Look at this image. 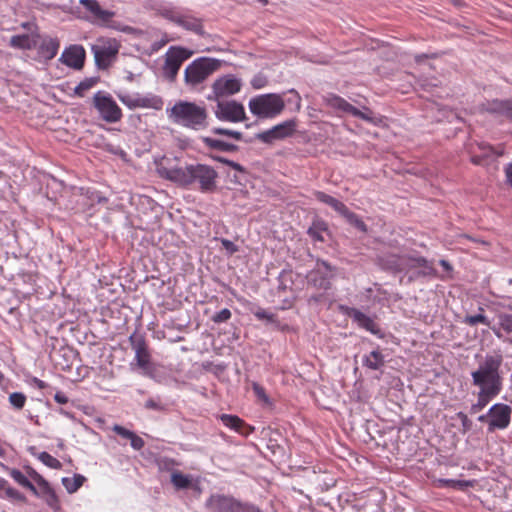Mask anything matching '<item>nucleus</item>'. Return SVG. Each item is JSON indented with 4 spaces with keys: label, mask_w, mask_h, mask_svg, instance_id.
I'll list each match as a JSON object with an SVG mask.
<instances>
[{
    "label": "nucleus",
    "mask_w": 512,
    "mask_h": 512,
    "mask_svg": "<svg viewBox=\"0 0 512 512\" xmlns=\"http://www.w3.org/2000/svg\"><path fill=\"white\" fill-rule=\"evenodd\" d=\"M156 170L161 178L184 188L211 193L217 187L218 173L206 164H191L183 167L178 158L165 156L157 162Z\"/></svg>",
    "instance_id": "nucleus-1"
},
{
    "label": "nucleus",
    "mask_w": 512,
    "mask_h": 512,
    "mask_svg": "<svg viewBox=\"0 0 512 512\" xmlns=\"http://www.w3.org/2000/svg\"><path fill=\"white\" fill-rule=\"evenodd\" d=\"M503 363V356L500 351L487 354L478 367L471 372L472 384L479 389L477 402L472 405L473 412H479L488 403L497 397L502 391L503 378L500 368Z\"/></svg>",
    "instance_id": "nucleus-2"
},
{
    "label": "nucleus",
    "mask_w": 512,
    "mask_h": 512,
    "mask_svg": "<svg viewBox=\"0 0 512 512\" xmlns=\"http://www.w3.org/2000/svg\"><path fill=\"white\" fill-rule=\"evenodd\" d=\"M169 120L179 126L201 130L207 127V110L195 102L178 101L167 109Z\"/></svg>",
    "instance_id": "nucleus-3"
},
{
    "label": "nucleus",
    "mask_w": 512,
    "mask_h": 512,
    "mask_svg": "<svg viewBox=\"0 0 512 512\" xmlns=\"http://www.w3.org/2000/svg\"><path fill=\"white\" fill-rule=\"evenodd\" d=\"M250 112L258 118H274L285 108V102L280 94L269 93L255 96L248 103Z\"/></svg>",
    "instance_id": "nucleus-4"
},
{
    "label": "nucleus",
    "mask_w": 512,
    "mask_h": 512,
    "mask_svg": "<svg viewBox=\"0 0 512 512\" xmlns=\"http://www.w3.org/2000/svg\"><path fill=\"white\" fill-rule=\"evenodd\" d=\"M220 68V61L201 57L192 61L184 71V81L190 87H196L208 79Z\"/></svg>",
    "instance_id": "nucleus-5"
},
{
    "label": "nucleus",
    "mask_w": 512,
    "mask_h": 512,
    "mask_svg": "<svg viewBox=\"0 0 512 512\" xmlns=\"http://www.w3.org/2000/svg\"><path fill=\"white\" fill-rule=\"evenodd\" d=\"M121 44L115 38H99L91 46L95 63L101 70H106L116 61Z\"/></svg>",
    "instance_id": "nucleus-6"
},
{
    "label": "nucleus",
    "mask_w": 512,
    "mask_h": 512,
    "mask_svg": "<svg viewBox=\"0 0 512 512\" xmlns=\"http://www.w3.org/2000/svg\"><path fill=\"white\" fill-rule=\"evenodd\" d=\"M205 506L212 512H261L255 505L225 494H212Z\"/></svg>",
    "instance_id": "nucleus-7"
},
{
    "label": "nucleus",
    "mask_w": 512,
    "mask_h": 512,
    "mask_svg": "<svg viewBox=\"0 0 512 512\" xmlns=\"http://www.w3.org/2000/svg\"><path fill=\"white\" fill-rule=\"evenodd\" d=\"M157 11L162 17L185 30L199 35L204 33L202 20L190 13L182 12L170 5H160L159 8H157Z\"/></svg>",
    "instance_id": "nucleus-8"
},
{
    "label": "nucleus",
    "mask_w": 512,
    "mask_h": 512,
    "mask_svg": "<svg viewBox=\"0 0 512 512\" xmlns=\"http://www.w3.org/2000/svg\"><path fill=\"white\" fill-rule=\"evenodd\" d=\"M512 409L504 403H496L490 407L486 415L479 416L480 422L487 421V430L493 433L496 430H504L508 428L511 422Z\"/></svg>",
    "instance_id": "nucleus-9"
},
{
    "label": "nucleus",
    "mask_w": 512,
    "mask_h": 512,
    "mask_svg": "<svg viewBox=\"0 0 512 512\" xmlns=\"http://www.w3.org/2000/svg\"><path fill=\"white\" fill-rule=\"evenodd\" d=\"M192 56V52L184 47L172 46L165 54L163 66L164 74L170 80H174L184 61Z\"/></svg>",
    "instance_id": "nucleus-10"
},
{
    "label": "nucleus",
    "mask_w": 512,
    "mask_h": 512,
    "mask_svg": "<svg viewBox=\"0 0 512 512\" xmlns=\"http://www.w3.org/2000/svg\"><path fill=\"white\" fill-rule=\"evenodd\" d=\"M215 116L220 121L239 123L246 119L245 108L235 100L217 101Z\"/></svg>",
    "instance_id": "nucleus-11"
},
{
    "label": "nucleus",
    "mask_w": 512,
    "mask_h": 512,
    "mask_svg": "<svg viewBox=\"0 0 512 512\" xmlns=\"http://www.w3.org/2000/svg\"><path fill=\"white\" fill-rule=\"evenodd\" d=\"M93 100L95 108L99 111L105 121L115 123L122 118V111L120 107L110 95L98 92L95 94Z\"/></svg>",
    "instance_id": "nucleus-12"
},
{
    "label": "nucleus",
    "mask_w": 512,
    "mask_h": 512,
    "mask_svg": "<svg viewBox=\"0 0 512 512\" xmlns=\"http://www.w3.org/2000/svg\"><path fill=\"white\" fill-rule=\"evenodd\" d=\"M129 343L135 352L136 365L144 371L148 370L151 365V352L145 336L134 332L129 337Z\"/></svg>",
    "instance_id": "nucleus-13"
},
{
    "label": "nucleus",
    "mask_w": 512,
    "mask_h": 512,
    "mask_svg": "<svg viewBox=\"0 0 512 512\" xmlns=\"http://www.w3.org/2000/svg\"><path fill=\"white\" fill-rule=\"evenodd\" d=\"M296 129L295 120H287L271 129L258 133L256 138L263 143L271 144L276 140H282L293 135Z\"/></svg>",
    "instance_id": "nucleus-14"
},
{
    "label": "nucleus",
    "mask_w": 512,
    "mask_h": 512,
    "mask_svg": "<svg viewBox=\"0 0 512 512\" xmlns=\"http://www.w3.org/2000/svg\"><path fill=\"white\" fill-rule=\"evenodd\" d=\"M241 87L240 79L231 74L225 75L214 81L212 85L213 98L219 100L220 98L234 95L240 92Z\"/></svg>",
    "instance_id": "nucleus-15"
},
{
    "label": "nucleus",
    "mask_w": 512,
    "mask_h": 512,
    "mask_svg": "<svg viewBox=\"0 0 512 512\" xmlns=\"http://www.w3.org/2000/svg\"><path fill=\"white\" fill-rule=\"evenodd\" d=\"M80 5L88 13L86 19L92 23L105 24L114 16V13L101 7L97 0H80Z\"/></svg>",
    "instance_id": "nucleus-16"
},
{
    "label": "nucleus",
    "mask_w": 512,
    "mask_h": 512,
    "mask_svg": "<svg viewBox=\"0 0 512 512\" xmlns=\"http://www.w3.org/2000/svg\"><path fill=\"white\" fill-rule=\"evenodd\" d=\"M341 310L350 317L359 327L369 331L374 335H379L381 329L379 325L369 316L361 312L360 310L353 307L341 306Z\"/></svg>",
    "instance_id": "nucleus-17"
},
{
    "label": "nucleus",
    "mask_w": 512,
    "mask_h": 512,
    "mask_svg": "<svg viewBox=\"0 0 512 512\" xmlns=\"http://www.w3.org/2000/svg\"><path fill=\"white\" fill-rule=\"evenodd\" d=\"M60 61L68 67L81 69L85 61V50L80 45H71L63 51Z\"/></svg>",
    "instance_id": "nucleus-18"
},
{
    "label": "nucleus",
    "mask_w": 512,
    "mask_h": 512,
    "mask_svg": "<svg viewBox=\"0 0 512 512\" xmlns=\"http://www.w3.org/2000/svg\"><path fill=\"white\" fill-rule=\"evenodd\" d=\"M332 267L325 261L317 262V269L310 273L309 279L314 284V286L329 289L330 281L329 279L332 277Z\"/></svg>",
    "instance_id": "nucleus-19"
},
{
    "label": "nucleus",
    "mask_w": 512,
    "mask_h": 512,
    "mask_svg": "<svg viewBox=\"0 0 512 512\" xmlns=\"http://www.w3.org/2000/svg\"><path fill=\"white\" fill-rule=\"evenodd\" d=\"M407 255L385 254L379 257L380 266L388 271L398 273L407 271Z\"/></svg>",
    "instance_id": "nucleus-20"
},
{
    "label": "nucleus",
    "mask_w": 512,
    "mask_h": 512,
    "mask_svg": "<svg viewBox=\"0 0 512 512\" xmlns=\"http://www.w3.org/2000/svg\"><path fill=\"white\" fill-rule=\"evenodd\" d=\"M32 477L38 484L43 496L45 497L47 505L54 510H58L60 508L59 498L48 481H46L40 474L35 471L33 472Z\"/></svg>",
    "instance_id": "nucleus-21"
},
{
    "label": "nucleus",
    "mask_w": 512,
    "mask_h": 512,
    "mask_svg": "<svg viewBox=\"0 0 512 512\" xmlns=\"http://www.w3.org/2000/svg\"><path fill=\"white\" fill-rule=\"evenodd\" d=\"M220 420L223 425L242 435H249L253 431L251 426L246 424L244 420L236 415L222 414L220 416Z\"/></svg>",
    "instance_id": "nucleus-22"
},
{
    "label": "nucleus",
    "mask_w": 512,
    "mask_h": 512,
    "mask_svg": "<svg viewBox=\"0 0 512 512\" xmlns=\"http://www.w3.org/2000/svg\"><path fill=\"white\" fill-rule=\"evenodd\" d=\"M486 111L512 120V99L493 100L486 104Z\"/></svg>",
    "instance_id": "nucleus-23"
},
{
    "label": "nucleus",
    "mask_w": 512,
    "mask_h": 512,
    "mask_svg": "<svg viewBox=\"0 0 512 512\" xmlns=\"http://www.w3.org/2000/svg\"><path fill=\"white\" fill-rule=\"evenodd\" d=\"M498 323L490 326V329L498 339H503L504 335L512 334V314L499 313L497 315Z\"/></svg>",
    "instance_id": "nucleus-24"
},
{
    "label": "nucleus",
    "mask_w": 512,
    "mask_h": 512,
    "mask_svg": "<svg viewBox=\"0 0 512 512\" xmlns=\"http://www.w3.org/2000/svg\"><path fill=\"white\" fill-rule=\"evenodd\" d=\"M325 102L329 107L337 109L339 111H342V112H345V113H348L351 115L359 114V109H357L356 107L351 105L349 102H347L344 98H342L338 95H335V94L328 95L325 98Z\"/></svg>",
    "instance_id": "nucleus-25"
},
{
    "label": "nucleus",
    "mask_w": 512,
    "mask_h": 512,
    "mask_svg": "<svg viewBox=\"0 0 512 512\" xmlns=\"http://www.w3.org/2000/svg\"><path fill=\"white\" fill-rule=\"evenodd\" d=\"M336 212L345 217L350 223L354 224L356 227L366 230V226L364 222L359 219V217L352 211L348 209V207L341 201L335 198L331 206Z\"/></svg>",
    "instance_id": "nucleus-26"
},
{
    "label": "nucleus",
    "mask_w": 512,
    "mask_h": 512,
    "mask_svg": "<svg viewBox=\"0 0 512 512\" xmlns=\"http://www.w3.org/2000/svg\"><path fill=\"white\" fill-rule=\"evenodd\" d=\"M336 212L345 217L350 223L354 224L356 227L366 230V226L364 222L359 219V217L352 211L348 209V207L341 201L335 198L331 206Z\"/></svg>",
    "instance_id": "nucleus-27"
},
{
    "label": "nucleus",
    "mask_w": 512,
    "mask_h": 512,
    "mask_svg": "<svg viewBox=\"0 0 512 512\" xmlns=\"http://www.w3.org/2000/svg\"><path fill=\"white\" fill-rule=\"evenodd\" d=\"M112 430L117 435L128 439L130 441L131 447L136 451L141 450L145 446V441L140 436H138L135 432L128 430L127 428L121 425L115 424L112 427Z\"/></svg>",
    "instance_id": "nucleus-28"
},
{
    "label": "nucleus",
    "mask_w": 512,
    "mask_h": 512,
    "mask_svg": "<svg viewBox=\"0 0 512 512\" xmlns=\"http://www.w3.org/2000/svg\"><path fill=\"white\" fill-rule=\"evenodd\" d=\"M60 48V42L57 38H45L39 46L40 55L46 60L53 59Z\"/></svg>",
    "instance_id": "nucleus-29"
},
{
    "label": "nucleus",
    "mask_w": 512,
    "mask_h": 512,
    "mask_svg": "<svg viewBox=\"0 0 512 512\" xmlns=\"http://www.w3.org/2000/svg\"><path fill=\"white\" fill-rule=\"evenodd\" d=\"M407 262V271L412 270L414 268H424L426 272L424 274H431L434 270L433 267L429 264V262L421 256H406Z\"/></svg>",
    "instance_id": "nucleus-30"
},
{
    "label": "nucleus",
    "mask_w": 512,
    "mask_h": 512,
    "mask_svg": "<svg viewBox=\"0 0 512 512\" xmlns=\"http://www.w3.org/2000/svg\"><path fill=\"white\" fill-rule=\"evenodd\" d=\"M363 365L372 370H378L384 365V356L379 350H374L363 359Z\"/></svg>",
    "instance_id": "nucleus-31"
},
{
    "label": "nucleus",
    "mask_w": 512,
    "mask_h": 512,
    "mask_svg": "<svg viewBox=\"0 0 512 512\" xmlns=\"http://www.w3.org/2000/svg\"><path fill=\"white\" fill-rule=\"evenodd\" d=\"M479 149L481 150V154H472L470 160L474 165H487L489 156L494 153V149L487 144H480Z\"/></svg>",
    "instance_id": "nucleus-32"
},
{
    "label": "nucleus",
    "mask_w": 512,
    "mask_h": 512,
    "mask_svg": "<svg viewBox=\"0 0 512 512\" xmlns=\"http://www.w3.org/2000/svg\"><path fill=\"white\" fill-rule=\"evenodd\" d=\"M85 477L75 474L73 477L62 478V484L68 493H75L84 483Z\"/></svg>",
    "instance_id": "nucleus-33"
},
{
    "label": "nucleus",
    "mask_w": 512,
    "mask_h": 512,
    "mask_svg": "<svg viewBox=\"0 0 512 512\" xmlns=\"http://www.w3.org/2000/svg\"><path fill=\"white\" fill-rule=\"evenodd\" d=\"M10 476L13 478L15 482L21 485L24 488L30 490L34 495H39L38 490L32 484V482L20 471L17 469H12L10 471Z\"/></svg>",
    "instance_id": "nucleus-34"
},
{
    "label": "nucleus",
    "mask_w": 512,
    "mask_h": 512,
    "mask_svg": "<svg viewBox=\"0 0 512 512\" xmlns=\"http://www.w3.org/2000/svg\"><path fill=\"white\" fill-rule=\"evenodd\" d=\"M204 142L209 148L215 149V150H220V151H225V152H233V151L237 150L236 145H234L232 143L225 142L223 140H219V139L207 137L204 139Z\"/></svg>",
    "instance_id": "nucleus-35"
},
{
    "label": "nucleus",
    "mask_w": 512,
    "mask_h": 512,
    "mask_svg": "<svg viewBox=\"0 0 512 512\" xmlns=\"http://www.w3.org/2000/svg\"><path fill=\"white\" fill-rule=\"evenodd\" d=\"M10 46L13 48L30 50L34 47V43L28 34L15 35L10 39Z\"/></svg>",
    "instance_id": "nucleus-36"
},
{
    "label": "nucleus",
    "mask_w": 512,
    "mask_h": 512,
    "mask_svg": "<svg viewBox=\"0 0 512 512\" xmlns=\"http://www.w3.org/2000/svg\"><path fill=\"white\" fill-rule=\"evenodd\" d=\"M139 108H152L155 110H161L163 107V100L161 97L156 95L141 96L139 98Z\"/></svg>",
    "instance_id": "nucleus-37"
},
{
    "label": "nucleus",
    "mask_w": 512,
    "mask_h": 512,
    "mask_svg": "<svg viewBox=\"0 0 512 512\" xmlns=\"http://www.w3.org/2000/svg\"><path fill=\"white\" fill-rule=\"evenodd\" d=\"M99 79L97 77L85 78L74 89V94L78 97H84L85 94L92 89Z\"/></svg>",
    "instance_id": "nucleus-38"
},
{
    "label": "nucleus",
    "mask_w": 512,
    "mask_h": 512,
    "mask_svg": "<svg viewBox=\"0 0 512 512\" xmlns=\"http://www.w3.org/2000/svg\"><path fill=\"white\" fill-rule=\"evenodd\" d=\"M480 313L475 315H467L464 319V323L469 326H476L477 324H484L490 328L491 322L488 320V318L484 315V309L479 308Z\"/></svg>",
    "instance_id": "nucleus-39"
},
{
    "label": "nucleus",
    "mask_w": 512,
    "mask_h": 512,
    "mask_svg": "<svg viewBox=\"0 0 512 512\" xmlns=\"http://www.w3.org/2000/svg\"><path fill=\"white\" fill-rule=\"evenodd\" d=\"M171 482L176 489H186L191 485V479L189 476L184 475L179 471H175L171 475Z\"/></svg>",
    "instance_id": "nucleus-40"
},
{
    "label": "nucleus",
    "mask_w": 512,
    "mask_h": 512,
    "mask_svg": "<svg viewBox=\"0 0 512 512\" xmlns=\"http://www.w3.org/2000/svg\"><path fill=\"white\" fill-rule=\"evenodd\" d=\"M38 459L49 468L56 469V470H59L62 468V463L57 458H55L54 456L49 454L48 452H41L38 455Z\"/></svg>",
    "instance_id": "nucleus-41"
},
{
    "label": "nucleus",
    "mask_w": 512,
    "mask_h": 512,
    "mask_svg": "<svg viewBox=\"0 0 512 512\" xmlns=\"http://www.w3.org/2000/svg\"><path fill=\"white\" fill-rule=\"evenodd\" d=\"M119 100L130 109L139 108V94L119 93Z\"/></svg>",
    "instance_id": "nucleus-42"
},
{
    "label": "nucleus",
    "mask_w": 512,
    "mask_h": 512,
    "mask_svg": "<svg viewBox=\"0 0 512 512\" xmlns=\"http://www.w3.org/2000/svg\"><path fill=\"white\" fill-rule=\"evenodd\" d=\"M439 483L442 487H451L456 489H464L472 486V483L466 480L440 479Z\"/></svg>",
    "instance_id": "nucleus-43"
},
{
    "label": "nucleus",
    "mask_w": 512,
    "mask_h": 512,
    "mask_svg": "<svg viewBox=\"0 0 512 512\" xmlns=\"http://www.w3.org/2000/svg\"><path fill=\"white\" fill-rule=\"evenodd\" d=\"M26 399V395L22 392H13L9 395V403L17 410L25 406Z\"/></svg>",
    "instance_id": "nucleus-44"
},
{
    "label": "nucleus",
    "mask_w": 512,
    "mask_h": 512,
    "mask_svg": "<svg viewBox=\"0 0 512 512\" xmlns=\"http://www.w3.org/2000/svg\"><path fill=\"white\" fill-rule=\"evenodd\" d=\"M212 133L216 134V135H225V136L233 138V139H235L237 141L242 139V133L239 132V131H236V130H232V129H225V128H217L216 127V128L212 129Z\"/></svg>",
    "instance_id": "nucleus-45"
},
{
    "label": "nucleus",
    "mask_w": 512,
    "mask_h": 512,
    "mask_svg": "<svg viewBox=\"0 0 512 512\" xmlns=\"http://www.w3.org/2000/svg\"><path fill=\"white\" fill-rule=\"evenodd\" d=\"M178 465V462L168 457H162L157 460V466L160 471H171L175 466Z\"/></svg>",
    "instance_id": "nucleus-46"
},
{
    "label": "nucleus",
    "mask_w": 512,
    "mask_h": 512,
    "mask_svg": "<svg viewBox=\"0 0 512 512\" xmlns=\"http://www.w3.org/2000/svg\"><path fill=\"white\" fill-rule=\"evenodd\" d=\"M231 316V311L227 308H224L221 311L217 312L215 315H213L211 319L214 323L219 324L227 322L231 318Z\"/></svg>",
    "instance_id": "nucleus-47"
},
{
    "label": "nucleus",
    "mask_w": 512,
    "mask_h": 512,
    "mask_svg": "<svg viewBox=\"0 0 512 512\" xmlns=\"http://www.w3.org/2000/svg\"><path fill=\"white\" fill-rule=\"evenodd\" d=\"M254 316L258 319V320H266L268 322H276V315L273 314V313H270L268 312L267 310L265 309H262V308H259L257 309L255 312H254Z\"/></svg>",
    "instance_id": "nucleus-48"
},
{
    "label": "nucleus",
    "mask_w": 512,
    "mask_h": 512,
    "mask_svg": "<svg viewBox=\"0 0 512 512\" xmlns=\"http://www.w3.org/2000/svg\"><path fill=\"white\" fill-rule=\"evenodd\" d=\"M267 78L263 74L255 75L251 80V86L254 89H261L267 85Z\"/></svg>",
    "instance_id": "nucleus-49"
},
{
    "label": "nucleus",
    "mask_w": 512,
    "mask_h": 512,
    "mask_svg": "<svg viewBox=\"0 0 512 512\" xmlns=\"http://www.w3.org/2000/svg\"><path fill=\"white\" fill-rule=\"evenodd\" d=\"M314 196H315V198L318 201H320V202H322L324 204H327L329 206H331V204L335 200L334 197H332V196H330V195H328V194H326L325 192H322V191H315L314 192Z\"/></svg>",
    "instance_id": "nucleus-50"
},
{
    "label": "nucleus",
    "mask_w": 512,
    "mask_h": 512,
    "mask_svg": "<svg viewBox=\"0 0 512 512\" xmlns=\"http://www.w3.org/2000/svg\"><path fill=\"white\" fill-rule=\"evenodd\" d=\"M253 391H254L255 395L260 400H262V401H264L266 403L269 402V398H268V396L266 394V391H265V389L261 385H259L257 383H253Z\"/></svg>",
    "instance_id": "nucleus-51"
},
{
    "label": "nucleus",
    "mask_w": 512,
    "mask_h": 512,
    "mask_svg": "<svg viewBox=\"0 0 512 512\" xmlns=\"http://www.w3.org/2000/svg\"><path fill=\"white\" fill-rule=\"evenodd\" d=\"M221 244L223 246V248L230 254H234L238 251V247L237 245H235L232 241L228 240V239H222L221 240Z\"/></svg>",
    "instance_id": "nucleus-52"
},
{
    "label": "nucleus",
    "mask_w": 512,
    "mask_h": 512,
    "mask_svg": "<svg viewBox=\"0 0 512 512\" xmlns=\"http://www.w3.org/2000/svg\"><path fill=\"white\" fill-rule=\"evenodd\" d=\"M145 408L150 410H157V411H163L165 408L164 406L157 402L156 400L150 398L145 402Z\"/></svg>",
    "instance_id": "nucleus-53"
},
{
    "label": "nucleus",
    "mask_w": 512,
    "mask_h": 512,
    "mask_svg": "<svg viewBox=\"0 0 512 512\" xmlns=\"http://www.w3.org/2000/svg\"><path fill=\"white\" fill-rule=\"evenodd\" d=\"M6 494L10 498H14V499H17V500H20V501H24L25 500V497L18 490L14 489V488H11V487L6 489Z\"/></svg>",
    "instance_id": "nucleus-54"
},
{
    "label": "nucleus",
    "mask_w": 512,
    "mask_h": 512,
    "mask_svg": "<svg viewBox=\"0 0 512 512\" xmlns=\"http://www.w3.org/2000/svg\"><path fill=\"white\" fill-rule=\"evenodd\" d=\"M309 236L316 241H323V236L316 226L310 227L308 230Z\"/></svg>",
    "instance_id": "nucleus-55"
},
{
    "label": "nucleus",
    "mask_w": 512,
    "mask_h": 512,
    "mask_svg": "<svg viewBox=\"0 0 512 512\" xmlns=\"http://www.w3.org/2000/svg\"><path fill=\"white\" fill-rule=\"evenodd\" d=\"M504 173L506 177V182L512 188V163H509L505 166Z\"/></svg>",
    "instance_id": "nucleus-56"
},
{
    "label": "nucleus",
    "mask_w": 512,
    "mask_h": 512,
    "mask_svg": "<svg viewBox=\"0 0 512 512\" xmlns=\"http://www.w3.org/2000/svg\"><path fill=\"white\" fill-rule=\"evenodd\" d=\"M54 400L59 404L68 403V397L63 392H57L54 396Z\"/></svg>",
    "instance_id": "nucleus-57"
},
{
    "label": "nucleus",
    "mask_w": 512,
    "mask_h": 512,
    "mask_svg": "<svg viewBox=\"0 0 512 512\" xmlns=\"http://www.w3.org/2000/svg\"><path fill=\"white\" fill-rule=\"evenodd\" d=\"M220 161L225 163V164H227L228 166H230L234 170H237V171H242L243 170L242 166L239 163H236V162H233V161H230V160H224V159H220Z\"/></svg>",
    "instance_id": "nucleus-58"
},
{
    "label": "nucleus",
    "mask_w": 512,
    "mask_h": 512,
    "mask_svg": "<svg viewBox=\"0 0 512 512\" xmlns=\"http://www.w3.org/2000/svg\"><path fill=\"white\" fill-rule=\"evenodd\" d=\"M458 417L461 419L463 427L465 428V430L469 429L470 421H469L467 415L462 413V412H460V413H458Z\"/></svg>",
    "instance_id": "nucleus-59"
},
{
    "label": "nucleus",
    "mask_w": 512,
    "mask_h": 512,
    "mask_svg": "<svg viewBox=\"0 0 512 512\" xmlns=\"http://www.w3.org/2000/svg\"><path fill=\"white\" fill-rule=\"evenodd\" d=\"M33 383L34 385L38 388V389H45L47 387V384L41 380V379H38V378H33Z\"/></svg>",
    "instance_id": "nucleus-60"
},
{
    "label": "nucleus",
    "mask_w": 512,
    "mask_h": 512,
    "mask_svg": "<svg viewBox=\"0 0 512 512\" xmlns=\"http://www.w3.org/2000/svg\"><path fill=\"white\" fill-rule=\"evenodd\" d=\"M355 117H358V118H361L365 121H368V122H372V118L367 115L366 113L362 112L359 110V114L358 115H354Z\"/></svg>",
    "instance_id": "nucleus-61"
},
{
    "label": "nucleus",
    "mask_w": 512,
    "mask_h": 512,
    "mask_svg": "<svg viewBox=\"0 0 512 512\" xmlns=\"http://www.w3.org/2000/svg\"><path fill=\"white\" fill-rule=\"evenodd\" d=\"M440 265H441L444 269H446V270H451V269H452L451 265H450V264H449V262H448V261H446V260H440Z\"/></svg>",
    "instance_id": "nucleus-62"
},
{
    "label": "nucleus",
    "mask_w": 512,
    "mask_h": 512,
    "mask_svg": "<svg viewBox=\"0 0 512 512\" xmlns=\"http://www.w3.org/2000/svg\"><path fill=\"white\" fill-rule=\"evenodd\" d=\"M3 483H4V481L0 480V489L3 487Z\"/></svg>",
    "instance_id": "nucleus-63"
},
{
    "label": "nucleus",
    "mask_w": 512,
    "mask_h": 512,
    "mask_svg": "<svg viewBox=\"0 0 512 512\" xmlns=\"http://www.w3.org/2000/svg\"><path fill=\"white\" fill-rule=\"evenodd\" d=\"M507 341L512 344V339L509 338L507 339Z\"/></svg>",
    "instance_id": "nucleus-64"
}]
</instances>
